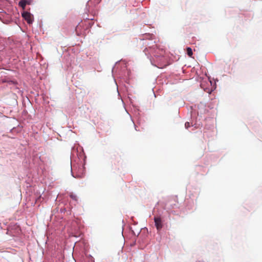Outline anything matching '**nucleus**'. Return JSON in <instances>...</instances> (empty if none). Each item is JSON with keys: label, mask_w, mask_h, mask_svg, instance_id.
Wrapping results in <instances>:
<instances>
[{"label": "nucleus", "mask_w": 262, "mask_h": 262, "mask_svg": "<svg viewBox=\"0 0 262 262\" xmlns=\"http://www.w3.org/2000/svg\"><path fill=\"white\" fill-rule=\"evenodd\" d=\"M22 16L27 21L28 24H30L32 23L33 16L30 13L27 11L24 12L22 13Z\"/></svg>", "instance_id": "obj_1"}, {"label": "nucleus", "mask_w": 262, "mask_h": 262, "mask_svg": "<svg viewBox=\"0 0 262 262\" xmlns=\"http://www.w3.org/2000/svg\"><path fill=\"white\" fill-rule=\"evenodd\" d=\"M27 4H28V5H29V4H30V2H29V1H27Z\"/></svg>", "instance_id": "obj_6"}, {"label": "nucleus", "mask_w": 262, "mask_h": 262, "mask_svg": "<svg viewBox=\"0 0 262 262\" xmlns=\"http://www.w3.org/2000/svg\"><path fill=\"white\" fill-rule=\"evenodd\" d=\"M186 50H187V53L189 57H191L193 54L192 49L188 47V48H187Z\"/></svg>", "instance_id": "obj_4"}, {"label": "nucleus", "mask_w": 262, "mask_h": 262, "mask_svg": "<svg viewBox=\"0 0 262 262\" xmlns=\"http://www.w3.org/2000/svg\"><path fill=\"white\" fill-rule=\"evenodd\" d=\"M156 227L158 230L162 229L163 225L160 217H155L154 219Z\"/></svg>", "instance_id": "obj_2"}, {"label": "nucleus", "mask_w": 262, "mask_h": 262, "mask_svg": "<svg viewBox=\"0 0 262 262\" xmlns=\"http://www.w3.org/2000/svg\"><path fill=\"white\" fill-rule=\"evenodd\" d=\"M19 6L21 7L23 9H25V7L27 5V0H20L18 4Z\"/></svg>", "instance_id": "obj_3"}, {"label": "nucleus", "mask_w": 262, "mask_h": 262, "mask_svg": "<svg viewBox=\"0 0 262 262\" xmlns=\"http://www.w3.org/2000/svg\"><path fill=\"white\" fill-rule=\"evenodd\" d=\"M185 126L186 128H188L189 127H190V125L189 122H186L185 124Z\"/></svg>", "instance_id": "obj_5"}, {"label": "nucleus", "mask_w": 262, "mask_h": 262, "mask_svg": "<svg viewBox=\"0 0 262 262\" xmlns=\"http://www.w3.org/2000/svg\"><path fill=\"white\" fill-rule=\"evenodd\" d=\"M9 82L13 83V82L12 81H11Z\"/></svg>", "instance_id": "obj_8"}, {"label": "nucleus", "mask_w": 262, "mask_h": 262, "mask_svg": "<svg viewBox=\"0 0 262 262\" xmlns=\"http://www.w3.org/2000/svg\"><path fill=\"white\" fill-rule=\"evenodd\" d=\"M71 198L73 199H75V196H73L72 195H71Z\"/></svg>", "instance_id": "obj_7"}]
</instances>
